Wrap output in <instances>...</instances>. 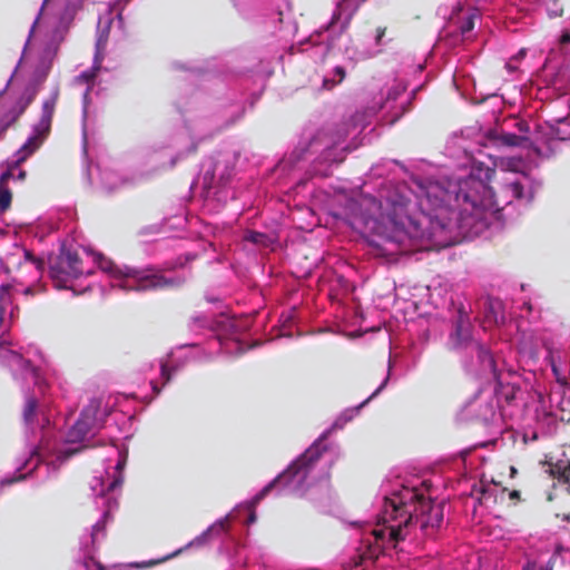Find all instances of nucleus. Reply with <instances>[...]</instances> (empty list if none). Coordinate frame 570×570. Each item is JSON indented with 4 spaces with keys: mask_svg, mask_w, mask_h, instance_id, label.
Masks as SVG:
<instances>
[{
    "mask_svg": "<svg viewBox=\"0 0 570 570\" xmlns=\"http://www.w3.org/2000/svg\"><path fill=\"white\" fill-rule=\"evenodd\" d=\"M101 402L97 399L90 402L82 409L79 419L71 426L66 436L65 444L57 442V450L73 449L76 453L79 448L71 446L72 444L83 443L95 435L97 430L101 426L105 414L100 410Z\"/></svg>",
    "mask_w": 570,
    "mask_h": 570,
    "instance_id": "ddd939ff",
    "label": "nucleus"
},
{
    "mask_svg": "<svg viewBox=\"0 0 570 570\" xmlns=\"http://www.w3.org/2000/svg\"><path fill=\"white\" fill-rule=\"evenodd\" d=\"M530 354H531V355H535V354H537V350H535V348L531 350V351H530Z\"/></svg>",
    "mask_w": 570,
    "mask_h": 570,
    "instance_id": "37998d69",
    "label": "nucleus"
},
{
    "mask_svg": "<svg viewBox=\"0 0 570 570\" xmlns=\"http://www.w3.org/2000/svg\"><path fill=\"white\" fill-rule=\"evenodd\" d=\"M493 167L472 161L466 177L384 181L375 195L336 196L335 218L344 220L373 247L392 256L448 247L462 238L487 236L503 226L502 210L513 202L529 204L541 183L523 160L502 157Z\"/></svg>",
    "mask_w": 570,
    "mask_h": 570,
    "instance_id": "f257e3e1",
    "label": "nucleus"
},
{
    "mask_svg": "<svg viewBox=\"0 0 570 570\" xmlns=\"http://www.w3.org/2000/svg\"><path fill=\"white\" fill-rule=\"evenodd\" d=\"M2 235V232L0 230V236Z\"/></svg>",
    "mask_w": 570,
    "mask_h": 570,
    "instance_id": "49530a36",
    "label": "nucleus"
},
{
    "mask_svg": "<svg viewBox=\"0 0 570 570\" xmlns=\"http://www.w3.org/2000/svg\"><path fill=\"white\" fill-rule=\"evenodd\" d=\"M406 86L403 81L394 80L393 83L386 89L385 98L383 92L380 98L374 97L371 105L362 111H356L347 124L343 125L335 135L327 131L318 132L309 142L311 153H322V157L326 161H335L333 149L337 147L347 136L361 132L371 121V119L383 108H389L392 101L404 92Z\"/></svg>",
    "mask_w": 570,
    "mask_h": 570,
    "instance_id": "1a4fd4ad",
    "label": "nucleus"
},
{
    "mask_svg": "<svg viewBox=\"0 0 570 570\" xmlns=\"http://www.w3.org/2000/svg\"><path fill=\"white\" fill-rule=\"evenodd\" d=\"M59 97V88L55 87L48 98L42 102L41 115L38 122L32 126V130L27 141L9 160V168L1 174V181L16 176L19 165L31 156L48 137L51 128L52 116Z\"/></svg>",
    "mask_w": 570,
    "mask_h": 570,
    "instance_id": "f8f14e48",
    "label": "nucleus"
},
{
    "mask_svg": "<svg viewBox=\"0 0 570 570\" xmlns=\"http://www.w3.org/2000/svg\"><path fill=\"white\" fill-rule=\"evenodd\" d=\"M510 472H511V476H514V474L517 473V469L514 466H510Z\"/></svg>",
    "mask_w": 570,
    "mask_h": 570,
    "instance_id": "79ce46f5",
    "label": "nucleus"
},
{
    "mask_svg": "<svg viewBox=\"0 0 570 570\" xmlns=\"http://www.w3.org/2000/svg\"><path fill=\"white\" fill-rule=\"evenodd\" d=\"M567 519H569V520H570V514H569V515H567Z\"/></svg>",
    "mask_w": 570,
    "mask_h": 570,
    "instance_id": "a18cd8bd",
    "label": "nucleus"
},
{
    "mask_svg": "<svg viewBox=\"0 0 570 570\" xmlns=\"http://www.w3.org/2000/svg\"><path fill=\"white\" fill-rule=\"evenodd\" d=\"M547 10L550 17H560L563 11L559 0H550L547 3Z\"/></svg>",
    "mask_w": 570,
    "mask_h": 570,
    "instance_id": "2f4dec72",
    "label": "nucleus"
},
{
    "mask_svg": "<svg viewBox=\"0 0 570 570\" xmlns=\"http://www.w3.org/2000/svg\"><path fill=\"white\" fill-rule=\"evenodd\" d=\"M543 346L548 350L549 364L551 366L554 377L557 379L558 382L564 384L566 376L561 374V371H560L559 366L557 365V361H556L553 352L551 351V348L548 346V344L546 342H543Z\"/></svg>",
    "mask_w": 570,
    "mask_h": 570,
    "instance_id": "cd10ccee",
    "label": "nucleus"
},
{
    "mask_svg": "<svg viewBox=\"0 0 570 570\" xmlns=\"http://www.w3.org/2000/svg\"><path fill=\"white\" fill-rule=\"evenodd\" d=\"M384 33H385V29H381V28H379V29L376 30L375 45H379V43H380V40H381V38L384 36Z\"/></svg>",
    "mask_w": 570,
    "mask_h": 570,
    "instance_id": "e433bc0d",
    "label": "nucleus"
},
{
    "mask_svg": "<svg viewBox=\"0 0 570 570\" xmlns=\"http://www.w3.org/2000/svg\"><path fill=\"white\" fill-rule=\"evenodd\" d=\"M337 458L338 449L327 445L324 438H320L250 501L238 505L236 512L242 509L246 510L248 512L247 523H254L256 521L255 505L276 487L297 497L308 495L311 500H318V493L328 492L326 481Z\"/></svg>",
    "mask_w": 570,
    "mask_h": 570,
    "instance_id": "39448f33",
    "label": "nucleus"
},
{
    "mask_svg": "<svg viewBox=\"0 0 570 570\" xmlns=\"http://www.w3.org/2000/svg\"><path fill=\"white\" fill-rule=\"evenodd\" d=\"M552 473L558 478L559 481L568 484V489H570V459L566 461H559L552 469Z\"/></svg>",
    "mask_w": 570,
    "mask_h": 570,
    "instance_id": "b1692460",
    "label": "nucleus"
},
{
    "mask_svg": "<svg viewBox=\"0 0 570 570\" xmlns=\"http://www.w3.org/2000/svg\"><path fill=\"white\" fill-rule=\"evenodd\" d=\"M505 497L507 489L493 480L481 479L471 491V499L487 510L492 509L499 502H503Z\"/></svg>",
    "mask_w": 570,
    "mask_h": 570,
    "instance_id": "a211bd4d",
    "label": "nucleus"
},
{
    "mask_svg": "<svg viewBox=\"0 0 570 570\" xmlns=\"http://www.w3.org/2000/svg\"><path fill=\"white\" fill-rule=\"evenodd\" d=\"M204 185L205 187L208 189V191L210 190L212 186H210V183L213 180V174H209V173H205L204 177Z\"/></svg>",
    "mask_w": 570,
    "mask_h": 570,
    "instance_id": "c9c22d12",
    "label": "nucleus"
},
{
    "mask_svg": "<svg viewBox=\"0 0 570 570\" xmlns=\"http://www.w3.org/2000/svg\"><path fill=\"white\" fill-rule=\"evenodd\" d=\"M236 518L233 513L226 515L223 519L217 520L215 523H213L210 527H208L204 532H202L199 535L194 538L191 541H189L186 546L179 548L178 550L174 551L173 553L158 559V560H149L141 563H132V567L136 568H149L156 564H159L161 562H165L171 558H175L179 556L181 552L189 550L191 548H200L204 547L212 537L219 535L227 531L228 524L232 519Z\"/></svg>",
    "mask_w": 570,
    "mask_h": 570,
    "instance_id": "dca6fc26",
    "label": "nucleus"
},
{
    "mask_svg": "<svg viewBox=\"0 0 570 570\" xmlns=\"http://www.w3.org/2000/svg\"><path fill=\"white\" fill-rule=\"evenodd\" d=\"M561 139H570V134L568 136H561Z\"/></svg>",
    "mask_w": 570,
    "mask_h": 570,
    "instance_id": "c03bdc74",
    "label": "nucleus"
},
{
    "mask_svg": "<svg viewBox=\"0 0 570 570\" xmlns=\"http://www.w3.org/2000/svg\"><path fill=\"white\" fill-rule=\"evenodd\" d=\"M377 50H372L365 47L358 48L356 45L351 41L350 46H346L345 48V56L351 61H360L367 58H371L373 55H375Z\"/></svg>",
    "mask_w": 570,
    "mask_h": 570,
    "instance_id": "4be33fe9",
    "label": "nucleus"
},
{
    "mask_svg": "<svg viewBox=\"0 0 570 570\" xmlns=\"http://www.w3.org/2000/svg\"><path fill=\"white\" fill-rule=\"evenodd\" d=\"M95 266L108 275L111 287L122 291L171 288L185 281L184 277L169 276L155 267L137 268L116 265L99 254L86 250L78 254L65 249L51 264L50 276L57 288L81 294L92 285L88 277L92 274Z\"/></svg>",
    "mask_w": 570,
    "mask_h": 570,
    "instance_id": "7ed1b4c3",
    "label": "nucleus"
},
{
    "mask_svg": "<svg viewBox=\"0 0 570 570\" xmlns=\"http://www.w3.org/2000/svg\"><path fill=\"white\" fill-rule=\"evenodd\" d=\"M475 18V12L468 13L466 17L464 18V21L460 24L459 28L463 37H468V35L473 30Z\"/></svg>",
    "mask_w": 570,
    "mask_h": 570,
    "instance_id": "c756f323",
    "label": "nucleus"
},
{
    "mask_svg": "<svg viewBox=\"0 0 570 570\" xmlns=\"http://www.w3.org/2000/svg\"><path fill=\"white\" fill-rule=\"evenodd\" d=\"M505 67L510 70V71H513L515 69V67L513 66L512 63V60L507 62Z\"/></svg>",
    "mask_w": 570,
    "mask_h": 570,
    "instance_id": "a19ab883",
    "label": "nucleus"
},
{
    "mask_svg": "<svg viewBox=\"0 0 570 570\" xmlns=\"http://www.w3.org/2000/svg\"><path fill=\"white\" fill-rule=\"evenodd\" d=\"M247 320L223 315L216 321L217 343L220 351L227 355H236L247 350L245 332Z\"/></svg>",
    "mask_w": 570,
    "mask_h": 570,
    "instance_id": "4468645a",
    "label": "nucleus"
},
{
    "mask_svg": "<svg viewBox=\"0 0 570 570\" xmlns=\"http://www.w3.org/2000/svg\"><path fill=\"white\" fill-rule=\"evenodd\" d=\"M6 353L7 357H0V361L11 370L13 376L17 380H22L27 385L30 383L33 384L32 393L26 394L22 417L26 433H30L35 438L39 436L40 440L39 445L35 448L30 458L21 468H19V471L26 470V472H19V474L13 479L1 480L2 485L22 480L35 470L37 471V474L42 470L48 473L50 471H56L60 464L75 452L73 449H56L57 440L55 439L53 431L51 429V419L53 413L45 397L47 383L40 371L24 358L23 364L18 365L10 357V353Z\"/></svg>",
    "mask_w": 570,
    "mask_h": 570,
    "instance_id": "20e7f679",
    "label": "nucleus"
},
{
    "mask_svg": "<svg viewBox=\"0 0 570 570\" xmlns=\"http://www.w3.org/2000/svg\"><path fill=\"white\" fill-rule=\"evenodd\" d=\"M456 148L464 153L466 160H472V155L469 149V145L466 144L462 135H453L448 141L446 149L452 156H454Z\"/></svg>",
    "mask_w": 570,
    "mask_h": 570,
    "instance_id": "5701e85b",
    "label": "nucleus"
},
{
    "mask_svg": "<svg viewBox=\"0 0 570 570\" xmlns=\"http://www.w3.org/2000/svg\"><path fill=\"white\" fill-rule=\"evenodd\" d=\"M42 278L43 264L24 252L23 261L19 262L10 282L0 287V357L6 358L8 352L18 365L23 364V356L13 348L10 336L11 320L17 309L16 301L29 302L42 295L46 292Z\"/></svg>",
    "mask_w": 570,
    "mask_h": 570,
    "instance_id": "0eeeda50",
    "label": "nucleus"
},
{
    "mask_svg": "<svg viewBox=\"0 0 570 570\" xmlns=\"http://www.w3.org/2000/svg\"><path fill=\"white\" fill-rule=\"evenodd\" d=\"M449 347L456 352H469L476 356V363H465L469 372L478 375H490L498 379L495 362L487 347L472 340L471 323L468 312L461 306L458 309L454 331L449 338Z\"/></svg>",
    "mask_w": 570,
    "mask_h": 570,
    "instance_id": "9d476101",
    "label": "nucleus"
},
{
    "mask_svg": "<svg viewBox=\"0 0 570 570\" xmlns=\"http://www.w3.org/2000/svg\"><path fill=\"white\" fill-rule=\"evenodd\" d=\"M523 570H548V569H544L542 566H539L535 561H529Z\"/></svg>",
    "mask_w": 570,
    "mask_h": 570,
    "instance_id": "72a5a7b5",
    "label": "nucleus"
},
{
    "mask_svg": "<svg viewBox=\"0 0 570 570\" xmlns=\"http://www.w3.org/2000/svg\"><path fill=\"white\" fill-rule=\"evenodd\" d=\"M145 373L147 374V377L149 379V384L154 393L157 395L160 392V389L158 387L156 380L154 377V374L150 372H155L159 374L161 379H164L165 383L170 380V372L168 367V363L164 361H159L158 364H148L144 367Z\"/></svg>",
    "mask_w": 570,
    "mask_h": 570,
    "instance_id": "aec40b11",
    "label": "nucleus"
},
{
    "mask_svg": "<svg viewBox=\"0 0 570 570\" xmlns=\"http://www.w3.org/2000/svg\"><path fill=\"white\" fill-rule=\"evenodd\" d=\"M244 239L262 246H268L271 243V238L267 235L253 230L246 232Z\"/></svg>",
    "mask_w": 570,
    "mask_h": 570,
    "instance_id": "bb28decb",
    "label": "nucleus"
},
{
    "mask_svg": "<svg viewBox=\"0 0 570 570\" xmlns=\"http://www.w3.org/2000/svg\"><path fill=\"white\" fill-rule=\"evenodd\" d=\"M537 425L541 434H550L557 428V419L552 413L542 411L537 413Z\"/></svg>",
    "mask_w": 570,
    "mask_h": 570,
    "instance_id": "412c9836",
    "label": "nucleus"
},
{
    "mask_svg": "<svg viewBox=\"0 0 570 570\" xmlns=\"http://www.w3.org/2000/svg\"><path fill=\"white\" fill-rule=\"evenodd\" d=\"M559 43L561 47H564L566 45L570 43V31L567 30L561 35Z\"/></svg>",
    "mask_w": 570,
    "mask_h": 570,
    "instance_id": "f704fd0d",
    "label": "nucleus"
},
{
    "mask_svg": "<svg viewBox=\"0 0 570 570\" xmlns=\"http://www.w3.org/2000/svg\"><path fill=\"white\" fill-rule=\"evenodd\" d=\"M497 401L491 392L480 391L465 403L463 415L466 419L478 420L488 424L497 420Z\"/></svg>",
    "mask_w": 570,
    "mask_h": 570,
    "instance_id": "f3484780",
    "label": "nucleus"
},
{
    "mask_svg": "<svg viewBox=\"0 0 570 570\" xmlns=\"http://www.w3.org/2000/svg\"><path fill=\"white\" fill-rule=\"evenodd\" d=\"M101 181L104 187L109 191L117 189L120 185L124 184V181L119 178L118 174L115 171L102 173Z\"/></svg>",
    "mask_w": 570,
    "mask_h": 570,
    "instance_id": "393cba45",
    "label": "nucleus"
},
{
    "mask_svg": "<svg viewBox=\"0 0 570 570\" xmlns=\"http://www.w3.org/2000/svg\"><path fill=\"white\" fill-rule=\"evenodd\" d=\"M81 0H45L26 42L20 65L36 55V81H42Z\"/></svg>",
    "mask_w": 570,
    "mask_h": 570,
    "instance_id": "423d86ee",
    "label": "nucleus"
},
{
    "mask_svg": "<svg viewBox=\"0 0 570 570\" xmlns=\"http://www.w3.org/2000/svg\"><path fill=\"white\" fill-rule=\"evenodd\" d=\"M364 0H342L338 3L336 10L334 11L331 21L317 33V36H312L309 38V42L312 43L311 49L315 51L312 53V57H316L318 53L323 58L325 51L330 50L332 42L330 45L323 46L318 43V38L322 32H327L330 37L334 35L342 33L350 24L352 19L354 8H352L354 2H363Z\"/></svg>",
    "mask_w": 570,
    "mask_h": 570,
    "instance_id": "2eb2a0df",
    "label": "nucleus"
},
{
    "mask_svg": "<svg viewBox=\"0 0 570 570\" xmlns=\"http://www.w3.org/2000/svg\"><path fill=\"white\" fill-rule=\"evenodd\" d=\"M525 56V49H521L518 55L515 56V59H521Z\"/></svg>",
    "mask_w": 570,
    "mask_h": 570,
    "instance_id": "58836bf2",
    "label": "nucleus"
},
{
    "mask_svg": "<svg viewBox=\"0 0 570 570\" xmlns=\"http://www.w3.org/2000/svg\"><path fill=\"white\" fill-rule=\"evenodd\" d=\"M430 484L417 479L399 482L385 494L375 525L362 529L360 546L356 548L360 561L374 560L389 548H395L403 540L407 529L415 521L426 535L443 521L444 502L434 503L425 495Z\"/></svg>",
    "mask_w": 570,
    "mask_h": 570,
    "instance_id": "f03ea898",
    "label": "nucleus"
},
{
    "mask_svg": "<svg viewBox=\"0 0 570 570\" xmlns=\"http://www.w3.org/2000/svg\"><path fill=\"white\" fill-rule=\"evenodd\" d=\"M508 497L510 500L517 501L520 498V493H519V491L513 490L508 493Z\"/></svg>",
    "mask_w": 570,
    "mask_h": 570,
    "instance_id": "4c0bfd02",
    "label": "nucleus"
},
{
    "mask_svg": "<svg viewBox=\"0 0 570 570\" xmlns=\"http://www.w3.org/2000/svg\"><path fill=\"white\" fill-rule=\"evenodd\" d=\"M393 163H384L377 164L376 166L371 168V176L381 177L382 176V167L392 165Z\"/></svg>",
    "mask_w": 570,
    "mask_h": 570,
    "instance_id": "473e14b6",
    "label": "nucleus"
},
{
    "mask_svg": "<svg viewBox=\"0 0 570 570\" xmlns=\"http://www.w3.org/2000/svg\"><path fill=\"white\" fill-rule=\"evenodd\" d=\"M24 176H26V173H24L23 170H20V169H19V170H18L17 178H18V179H20V180H22V179L24 178Z\"/></svg>",
    "mask_w": 570,
    "mask_h": 570,
    "instance_id": "ea45409f",
    "label": "nucleus"
},
{
    "mask_svg": "<svg viewBox=\"0 0 570 570\" xmlns=\"http://www.w3.org/2000/svg\"><path fill=\"white\" fill-rule=\"evenodd\" d=\"M128 451L115 443L106 448L104 471L97 472L90 482L91 497L101 518L92 525L91 544L95 546L105 537V527L118 508V492L122 484V471L127 462Z\"/></svg>",
    "mask_w": 570,
    "mask_h": 570,
    "instance_id": "6e6552de",
    "label": "nucleus"
},
{
    "mask_svg": "<svg viewBox=\"0 0 570 570\" xmlns=\"http://www.w3.org/2000/svg\"><path fill=\"white\" fill-rule=\"evenodd\" d=\"M130 0H117L110 4L107 12L101 14L98 20V36L96 41V52L94 58V66L91 70L82 72L75 80L76 85H87L83 92V116L86 117L89 104V92L95 85L97 72L100 70V63L104 58L108 35L110 28L116 23L118 30H122V9L124 6Z\"/></svg>",
    "mask_w": 570,
    "mask_h": 570,
    "instance_id": "9b49d317",
    "label": "nucleus"
},
{
    "mask_svg": "<svg viewBox=\"0 0 570 570\" xmlns=\"http://www.w3.org/2000/svg\"><path fill=\"white\" fill-rule=\"evenodd\" d=\"M391 368H392V361L391 358L389 360V373H387V376L385 377V380L382 382V384L371 394L370 397H367L364 402H362L358 406L356 407H351V409H346L344 410L338 416L337 419L334 421L333 423V429H343L344 425L352 421L360 412V410L365 405L367 404L373 397H375L379 393H381V391L386 386L387 382H389V379H390V373H391Z\"/></svg>",
    "mask_w": 570,
    "mask_h": 570,
    "instance_id": "6ab92c4d",
    "label": "nucleus"
},
{
    "mask_svg": "<svg viewBox=\"0 0 570 570\" xmlns=\"http://www.w3.org/2000/svg\"><path fill=\"white\" fill-rule=\"evenodd\" d=\"M345 78V69L341 66H336L333 69L332 76H326L323 81V86L326 89H332L335 85L342 82Z\"/></svg>",
    "mask_w": 570,
    "mask_h": 570,
    "instance_id": "a878e982",
    "label": "nucleus"
},
{
    "mask_svg": "<svg viewBox=\"0 0 570 570\" xmlns=\"http://www.w3.org/2000/svg\"><path fill=\"white\" fill-rule=\"evenodd\" d=\"M499 140L502 145L505 146H520L524 138L515 134L502 132L499 137Z\"/></svg>",
    "mask_w": 570,
    "mask_h": 570,
    "instance_id": "c85d7f7f",
    "label": "nucleus"
},
{
    "mask_svg": "<svg viewBox=\"0 0 570 570\" xmlns=\"http://www.w3.org/2000/svg\"><path fill=\"white\" fill-rule=\"evenodd\" d=\"M11 204V193L8 188L0 185V214L9 208Z\"/></svg>",
    "mask_w": 570,
    "mask_h": 570,
    "instance_id": "7c9ffc66",
    "label": "nucleus"
}]
</instances>
